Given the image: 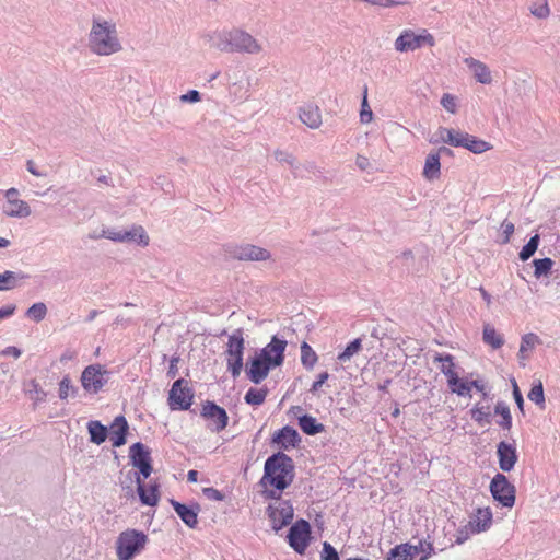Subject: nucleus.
I'll return each mask as SVG.
<instances>
[{
	"instance_id": "nucleus-60",
	"label": "nucleus",
	"mask_w": 560,
	"mask_h": 560,
	"mask_svg": "<svg viewBox=\"0 0 560 560\" xmlns=\"http://www.w3.org/2000/svg\"><path fill=\"white\" fill-rule=\"evenodd\" d=\"M202 492L209 500H213V501L224 500V494L221 491H219L212 487L205 488L202 490Z\"/></svg>"
},
{
	"instance_id": "nucleus-63",
	"label": "nucleus",
	"mask_w": 560,
	"mask_h": 560,
	"mask_svg": "<svg viewBox=\"0 0 560 560\" xmlns=\"http://www.w3.org/2000/svg\"><path fill=\"white\" fill-rule=\"evenodd\" d=\"M329 378L328 372H323L317 376V380L312 384L310 392L315 394L323 386V384Z\"/></svg>"
},
{
	"instance_id": "nucleus-50",
	"label": "nucleus",
	"mask_w": 560,
	"mask_h": 560,
	"mask_svg": "<svg viewBox=\"0 0 560 560\" xmlns=\"http://www.w3.org/2000/svg\"><path fill=\"white\" fill-rule=\"evenodd\" d=\"M514 231H515L514 223L509 220H504L500 226V237L501 238L499 242L501 244H508L510 242V238H511L512 234L514 233Z\"/></svg>"
},
{
	"instance_id": "nucleus-13",
	"label": "nucleus",
	"mask_w": 560,
	"mask_h": 560,
	"mask_svg": "<svg viewBox=\"0 0 560 560\" xmlns=\"http://www.w3.org/2000/svg\"><path fill=\"white\" fill-rule=\"evenodd\" d=\"M228 252L233 258L238 260L265 261L271 257L269 250L253 244L232 246Z\"/></svg>"
},
{
	"instance_id": "nucleus-9",
	"label": "nucleus",
	"mask_w": 560,
	"mask_h": 560,
	"mask_svg": "<svg viewBox=\"0 0 560 560\" xmlns=\"http://www.w3.org/2000/svg\"><path fill=\"white\" fill-rule=\"evenodd\" d=\"M230 52L256 55L262 50L261 45L246 31L233 27L230 35Z\"/></svg>"
},
{
	"instance_id": "nucleus-44",
	"label": "nucleus",
	"mask_w": 560,
	"mask_h": 560,
	"mask_svg": "<svg viewBox=\"0 0 560 560\" xmlns=\"http://www.w3.org/2000/svg\"><path fill=\"white\" fill-rule=\"evenodd\" d=\"M362 348V341L360 338L352 340L346 349L338 354V360L340 362L349 361L354 354H357Z\"/></svg>"
},
{
	"instance_id": "nucleus-41",
	"label": "nucleus",
	"mask_w": 560,
	"mask_h": 560,
	"mask_svg": "<svg viewBox=\"0 0 560 560\" xmlns=\"http://www.w3.org/2000/svg\"><path fill=\"white\" fill-rule=\"evenodd\" d=\"M539 241H540V237L538 234H535L534 236H532L529 238V241L527 242V244H525L523 246L522 250L520 252V259L523 261L528 260L537 250V248L539 246Z\"/></svg>"
},
{
	"instance_id": "nucleus-30",
	"label": "nucleus",
	"mask_w": 560,
	"mask_h": 560,
	"mask_svg": "<svg viewBox=\"0 0 560 560\" xmlns=\"http://www.w3.org/2000/svg\"><path fill=\"white\" fill-rule=\"evenodd\" d=\"M28 276L23 272H15L7 270L0 273V291L12 290L19 287L20 282L25 280Z\"/></svg>"
},
{
	"instance_id": "nucleus-59",
	"label": "nucleus",
	"mask_w": 560,
	"mask_h": 560,
	"mask_svg": "<svg viewBox=\"0 0 560 560\" xmlns=\"http://www.w3.org/2000/svg\"><path fill=\"white\" fill-rule=\"evenodd\" d=\"M445 131H450V128L440 127L436 132L429 139V142L432 144L438 143H446V133Z\"/></svg>"
},
{
	"instance_id": "nucleus-8",
	"label": "nucleus",
	"mask_w": 560,
	"mask_h": 560,
	"mask_svg": "<svg viewBox=\"0 0 560 560\" xmlns=\"http://www.w3.org/2000/svg\"><path fill=\"white\" fill-rule=\"evenodd\" d=\"M434 37L423 30L420 35L415 34L411 30H405L395 40V49L399 52L413 51L423 45L434 46Z\"/></svg>"
},
{
	"instance_id": "nucleus-38",
	"label": "nucleus",
	"mask_w": 560,
	"mask_h": 560,
	"mask_svg": "<svg viewBox=\"0 0 560 560\" xmlns=\"http://www.w3.org/2000/svg\"><path fill=\"white\" fill-rule=\"evenodd\" d=\"M463 148L471 151L472 153L479 154L490 150L491 147L488 142L468 133Z\"/></svg>"
},
{
	"instance_id": "nucleus-2",
	"label": "nucleus",
	"mask_w": 560,
	"mask_h": 560,
	"mask_svg": "<svg viewBox=\"0 0 560 560\" xmlns=\"http://www.w3.org/2000/svg\"><path fill=\"white\" fill-rule=\"evenodd\" d=\"M294 479V464L290 456L278 452L265 462L261 483L268 482L279 491L287 489Z\"/></svg>"
},
{
	"instance_id": "nucleus-15",
	"label": "nucleus",
	"mask_w": 560,
	"mask_h": 560,
	"mask_svg": "<svg viewBox=\"0 0 560 560\" xmlns=\"http://www.w3.org/2000/svg\"><path fill=\"white\" fill-rule=\"evenodd\" d=\"M275 366L264 360L258 353L248 362L246 374L250 382L260 384L269 374L270 370Z\"/></svg>"
},
{
	"instance_id": "nucleus-45",
	"label": "nucleus",
	"mask_w": 560,
	"mask_h": 560,
	"mask_svg": "<svg viewBox=\"0 0 560 560\" xmlns=\"http://www.w3.org/2000/svg\"><path fill=\"white\" fill-rule=\"evenodd\" d=\"M552 266H553V261L548 257L541 258V259H535L534 260V267H535L534 276L537 279H539L542 276H547L551 271Z\"/></svg>"
},
{
	"instance_id": "nucleus-48",
	"label": "nucleus",
	"mask_w": 560,
	"mask_h": 560,
	"mask_svg": "<svg viewBox=\"0 0 560 560\" xmlns=\"http://www.w3.org/2000/svg\"><path fill=\"white\" fill-rule=\"evenodd\" d=\"M528 399L533 401L534 404L544 407L545 405V395H544V386L540 381L535 383L533 387L530 388L528 395Z\"/></svg>"
},
{
	"instance_id": "nucleus-32",
	"label": "nucleus",
	"mask_w": 560,
	"mask_h": 560,
	"mask_svg": "<svg viewBox=\"0 0 560 560\" xmlns=\"http://www.w3.org/2000/svg\"><path fill=\"white\" fill-rule=\"evenodd\" d=\"M299 425L307 435H315L323 432L325 429L324 424L317 422V420L310 415L299 417Z\"/></svg>"
},
{
	"instance_id": "nucleus-47",
	"label": "nucleus",
	"mask_w": 560,
	"mask_h": 560,
	"mask_svg": "<svg viewBox=\"0 0 560 560\" xmlns=\"http://www.w3.org/2000/svg\"><path fill=\"white\" fill-rule=\"evenodd\" d=\"M47 314V306L43 302L34 303L26 311V316L35 322H40L45 318Z\"/></svg>"
},
{
	"instance_id": "nucleus-56",
	"label": "nucleus",
	"mask_w": 560,
	"mask_h": 560,
	"mask_svg": "<svg viewBox=\"0 0 560 560\" xmlns=\"http://www.w3.org/2000/svg\"><path fill=\"white\" fill-rule=\"evenodd\" d=\"M411 547H417L418 556L421 555L420 560H427L433 552V546L429 541H419L418 545H411Z\"/></svg>"
},
{
	"instance_id": "nucleus-7",
	"label": "nucleus",
	"mask_w": 560,
	"mask_h": 560,
	"mask_svg": "<svg viewBox=\"0 0 560 560\" xmlns=\"http://www.w3.org/2000/svg\"><path fill=\"white\" fill-rule=\"evenodd\" d=\"M200 416L208 422L207 429L211 432L219 433L228 427V412L214 401L206 400L202 404Z\"/></svg>"
},
{
	"instance_id": "nucleus-26",
	"label": "nucleus",
	"mask_w": 560,
	"mask_h": 560,
	"mask_svg": "<svg viewBox=\"0 0 560 560\" xmlns=\"http://www.w3.org/2000/svg\"><path fill=\"white\" fill-rule=\"evenodd\" d=\"M129 456L132 465L138 469L151 463L150 450L141 442H137L130 446Z\"/></svg>"
},
{
	"instance_id": "nucleus-43",
	"label": "nucleus",
	"mask_w": 560,
	"mask_h": 560,
	"mask_svg": "<svg viewBox=\"0 0 560 560\" xmlns=\"http://www.w3.org/2000/svg\"><path fill=\"white\" fill-rule=\"evenodd\" d=\"M446 133V144L452 147H460L463 148L468 136L467 132H463L456 129L450 128V131H445Z\"/></svg>"
},
{
	"instance_id": "nucleus-57",
	"label": "nucleus",
	"mask_w": 560,
	"mask_h": 560,
	"mask_svg": "<svg viewBox=\"0 0 560 560\" xmlns=\"http://www.w3.org/2000/svg\"><path fill=\"white\" fill-rule=\"evenodd\" d=\"M124 230L116 229H106L102 231L101 237L114 241V242H124Z\"/></svg>"
},
{
	"instance_id": "nucleus-37",
	"label": "nucleus",
	"mask_w": 560,
	"mask_h": 560,
	"mask_svg": "<svg viewBox=\"0 0 560 560\" xmlns=\"http://www.w3.org/2000/svg\"><path fill=\"white\" fill-rule=\"evenodd\" d=\"M267 394H268V390L266 388L250 387L246 392V394L244 396V400L248 405L259 406V405L264 404V401L266 400Z\"/></svg>"
},
{
	"instance_id": "nucleus-55",
	"label": "nucleus",
	"mask_w": 560,
	"mask_h": 560,
	"mask_svg": "<svg viewBox=\"0 0 560 560\" xmlns=\"http://www.w3.org/2000/svg\"><path fill=\"white\" fill-rule=\"evenodd\" d=\"M320 560H340L339 555L335 547H332L329 542L325 541L323 544V550L320 552Z\"/></svg>"
},
{
	"instance_id": "nucleus-42",
	"label": "nucleus",
	"mask_w": 560,
	"mask_h": 560,
	"mask_svg": "<svg viewBox=\"0 0 560 560\" xmlns=\"http://www.w3.org/2000/svg\"><path fill=\"white\" fill-rule=\"evenodd\" d=\"M446 133V144L452 147H460L463 148L468 136L467 132H463L456 129L450 128V131H445Z\"/></svg>"
},
{
	"instance_id": "nucleus-39",
	"label": "nucleus",
	"mask_w": 560,
	"mask_h": 560,
	"mask_svg": "<svg viewBox=\"0 0 560 560\" xmlns=\"http://www.w3.org/2000/svg\"><path fill=\"white\" fill-rule=\"evenodd\" d=\"M471 419L480 425L489 423L490 407L476 404L470 410Z\"/></svg>"
},
{
	"instance_id": "nucleus-1",
	"label": "nucleus",
	"mask_w": 560,
	"mask_h": 560,
	"mask_svg": "<svg viewBox=\"0 0 560 560\" xmlns=\"http://www.w3.org/2000/svg\"><path fill=\"white\" fill-rule=\"evenodd\" d=\"M88 47L97 56H110L122 49L116 25L107 20L94 18L88 35Z\"/></svg>"
},
{
	"instance_id": "nucleus-21",
	"label": "nucleus",
	"mask_w": 560,
	"mask_h": 560,
	"mask_svg": "<svg viewBox=\"0 0 560 560\" xmlns=\"http://www.w3.org/2000/svg\"><path fill=\"white\" fill-rule=\"evenodd\" d=\"M171 504L180 520L190 528H195L198 524L199 505L189 508L180 502L171 500Z\"/></svg>"
},
{
	"instance_id": "nucleus-35",
	"label": "nucleus",
	"mask_w": 560,
	"mask_h": 560,
	"mask_svg": "<svg viewBox=\"0 0 560 560\" xmlns=\"http://www.w3.org/2000/svg\"><path fill=\"white\" fill-rule=\"evenodd\" d=\"M494 413L501 417V419L497 422L501 429L510 430L512 428V416L510 407L504 401L497 402L494 407Z\"/></svg>"
},
{
	"instance_id": "nucleus-28",
	"label": "nucleus",
	"mask_w": 560,
	"mask_h": 560,
	"mask_svg": "<svg viewBox=\"0 0 560 560\" xmlns=\"http://www.w3.org/2000/svg\"><path fill=\"white\" fill-rule=\"evenodd\" d=\"M122 237V243H133L143 247L148 246L150 241L149 235L141 225H132L130 229L124 230Z\"/></svg>"
},
{
	"instance_id": "nucleus-17",
	"label": "nucleus",
	"mask_w": 560,
	"mask_h": 560,
	"mask_svg": "<svg viewBox=\"0 0 560 560\" xmlns=\"http://www.w3.org/2000/svg\"><path fill=\"white\" fill-rule=\"evenodd\" d=\"M231 30H213L205 33L202 39L210 48L230 52Z\"/></svg>"
},
{
	"instance_id": "nucleus-33",
	"label": "nucleus",
	"mask_w": 560,
	"mask_h": 560,
	"mask_svg": "<svg viewBox=\"0 0 560 560\" xmlns=\"http://www.w3.org/2000/svg\"><path fill=\"white\" fill-rule=\"evenodd\" d=\"M90 441L97 445L102 444L107 439V428L97 420H91L88 423Z\"/></svg>"
},
{
	"instance_id": "nucleus-54",
	"label": "nucleus",
	"mask_w": 560,
	"mask_h": 560,
	"mask_svg": "<svg viewBox=\"0 0 560 560\" xmlns=\"http://www.w3.org/2000/svg\"><path fill=\"white\" fill-rule=\"evenodd\" d=\"M456 384L448 385L452 393L458 396H469V381L462 380L457 376Z\"/></svg>"
},
{
	"instance_id": "nucleus-18",
	"label": "nucleus",
	"mask_w": 560,
	"mask_h": 560,
	"mask_svg": "<svg viewBox=\"0 0 560 560\" xmlns=\"http://www.w3.org/2000/svg\"><path fill=\"white\" fill-rule=\"evenodd\" d=\"M299 118L311 129H318L322 126V114L317 105L304 104L299 108Z\"/></svg>"
},
{
	"instance_id": "nucleus-10",
	"label": "nucleus",
	"mask_w": 560,
	"mask_h": 560,
	"mask_svg": "<svg viewBox=\"0 0 560 560\" xmlns=\"http://www.w3.org/2000/svg\"><path fill=\"white\" fill-rule=\"evenodd\" d=\"M194 393L187 387L184 378L176 380L168 394V405L172 410H188L192 404Z\"/></svg>"
},
{
	"instance_id": "nucleus-58",
	"label": "nucleus",
	"mask_w": 560,
	"mask_h": 560,
	"mask_svg": "<svg viewBox=\"0 0 560 560\" xmlns=\"http://www.w3.org/2000/svg\"><path fill=\"white\" fill-rule=\"evenodd\" d=\"M472 534H476V533L471 530L469 523L467 525H465L464 527H460L456 534V540H455L456 544H458V545L464 544Z\"/></svg>"
},
{
	"instance_id": "nucleus-23",
	"label": "nucleus",
	"mask_w": 560,
	"mask_h": 560,
	"mask_svg": "<svg viewBox=\"0 0 560 560\" xmlns=\"http://www.w3.org/2000/svg\"><path fill=\"white\" fill-rule=\"evenodd\" d=\"M492 524V512L490 509H478L469 521V526L475 533H482L490 528Z\"/></svg>"
},
{
	"instance_id": "nucleus-49",
	"label": "nucleus",
	"mask_w": 560,
	"mask_h": 560,
	"mask_svg": "<svg viewBox=\"0 0 560 560\" xmlns=\"http://www.w3.org/2000/svg\"><path fill=\"white\" fill-rule=\"evenodd\" d=\"M28 396L36 404L43 402L46 400V392L39 386L36 381H31V388L28 389Z\"/></svg>"
},
{
	"instance_id": "nucleus-31",
	"label": "nucleus",
	"mask_w": 560,
	"mask_h": 560,
	"mask_svg": "<svg viewBox=\"0 0 560 560\" xmlns=\"http://www.w3.org/2000/svg\"><path fill=\"white\" fill-rule=\"evenodd\" d=\"M417 556V547H411L409 544H404L393 548L387 560H413Z\"/></svg>"
},
{
	"instance_id": "nucleus-11",
	"label": "nucleus",
	"mask_w": 560,
	"mask_h": 560,
	"mask_svg": "<svg viewBox=\"0 0 560 560\" xmlns=\"http://www.w3.org/2000/svg\"><path fill=\"white\" fill-rule=\"evenodd\" d=\"M311 538V526L305 520L296 521L288 533L289 545L293 550L300 555H303L308 546Z\"/></svg>"
},
{
	"instance_id": "nucleus-62",
	"label": "nucleus",
	"mask_w": 560,
	"mask_h": 560,
	"mask_svg": "<svg viewBox=\"0 0 560 560\" xmlns=\"http://www.w3.org/2000/svg\"><path fill=\"white\" fill-rule=\"evenodd\" d=\"M183 103H196L201 100L200 93L197 90H190L186 94L180 95Z\"/></svg>"
},
{
	"instance_id": "nucleus-64",
	"label": "nucleus",
	"mask_w": 560,
	"mask_h": 560,
	"mask_svg": "<svg viewBox=\"0 0 560 560\" xmlns=\"http://www.w3.org/2000/svg\"><path fill=\"white\" fill-rule=\"evenodd\" d=\"M441 104L443 105V107L451 112V113H454L456 110V103H455V98L453 96H451L450 94H444L442 100H441Z\"/></svg>"
},
{
	"instance_id": "nucleus-34",
	"label": "nucleus",
	"mask_w": 560,
	"mask_h": 560,
	"mask_svg": "<svg viewBox=\"0 0 560 560\" xmlns=\"http://www.w3.org/2000/svg\"><path fill=\"white\" fill-rule=\"evenodd\" d=\"M482 339L483 342L491 346L493 349H499L503 346L504 339L501 334H499L493 326L490 324H486L482 330Z\"/></svg>"
},
{
	"instance_id": "nucleus-19",
	"label": "nucleus",
	"mask_w": 560,
	"mask_h": 560,
	"mask_svg": "<svg viewBox=\"0 0 560 560\" xmlns=\"http://www.w3.org/2000/svg\"><path fill=\"white\" fill-rule=\"evenodd\" d=\"M464 63L468 67V69L472 72L474 78L481 84H490L492 82V75L489 67L472 57H467L464 59Z\"/></svg>"
},
{
	"instance_id": "nucleus-52",
	"label": "nucleus",
	"mask_w": 560,
	"mask_h": 560,
	"mask_svg": "<svg viewBox=\"0 0 560 560\" xmlns=\"http://www.w3.org/2000/svg\"><path fill=\"white\" fill-rule=\"evenodd\" d=\"M530 13L538 19H546L550 14V9L547 0H542L540 3H534L530 7Z\"/></svg>"
},
{
	"instance_id": "nucleus-27",
	"label": "nucleus",
	"mask_w": 560,
	"mask_h": 560,
	"mask_svg": "<svg viewBox=\"0 0 560 560\" xmlns=\"http://www.w3.org/2000/svg\"><path fill=\"white\" fill-rule=\"evenodd\" d=\"M2 211L10 218H27L32 213L28 203L22 199L10 200V203H4Z\"/></svg>"
},
{
	"instance_id": "nucleus-46",
	"label": "nucleus",
	"mask_w": 560,
	"mask_h": 560,
	"mask_svg": "<svg viewBox=\"0 0 560 560\" xmlns=\"http://www.w3.org/2000/svg\"><path fill=\"white\" fill-rule=\"evenodd\" d=\"M541 343V339L534 332H527L522 336L520 349L521 352H529L536 346Z\"/></svg>"
},
{
	"instance_id": "nucleus-22",
	"label": "nucleus",
	"mask_w": 560,
	"mask_h": 560,
	"mask_svg": "<svg viewBox=\"0 0 560 560\" xmlns=\"http://www.w3.org/2000/svg\"><path fill=\"white\" fill-rule=\"evenodd\" d=\"M272 441L281 448L288 450L289 447H295L301 442V438L295 429L285 425L276 433Z\"/></svg>"
},
{
	"instance_id": "nucleus-61",
	"label": "nucleus",
	"mask_w": 560,
	"mask_h": 560,
	"mask_svg": "<svg viewBox=\"0 0 560 560\" xmlns=\"http://www.w3.org/2000/svg\"><path fill=\"white\" fill-rule=\"evenodd\" d=\"M512 385H513V397H514V400L518 407V409L524 412V398H523V395L517 386V383L516 381L514 380L512 382Z\"/></svg>"
},
{
	"instance_id": "nucleus-40",
	"label": "nucleus",
	"mask_w": 560,
	"mask_h": 560,
	"mask_svg": "<svg viewBox=\"0 0 560 560\" xmlns=\"http://www.w3.org/2000/svg\"><path fill=\"white\" fill-rule=\"evenodd\" d=\"M77 393L78 387L72 385L69 375H65L59 383V398L66 400L69 396H75Z\"/></svg>"
},
{
	"instance_id": "nucleus-24",
	"label": "nucleus",
	"mask_w": 560,
	"mask_h": 560,
	"mask_svg": "<svg viewBox=\"0 0 560 560\" xmlns=\"http://www.w3.org/2000/svg\"><path fill=\"white\" fill-rule=\"evenodd\" d=\"M128 431V423L125 417H116L112 427L109 439L114 447H120L126 443V435Z\"/></svg>"
},
{
	"instance_id": "nucleus-12",
	"label": "nucleus",
	"mask_w": 560,
	"mask_h": 560,
	"mask_svg": "<svg viewBox=\"0 0 560 560\" xmlns=\"http://www.w3.org/2000/svg\"><path fill=\"white\" fill-rule=\"evenodd\" d=\"M293 506L289 501H278L268 506V515L273 530L278 532L289 525L293 518Z\"/></svg>"
},
{
	"instance_id": "nucleus-25",
	"label": "nucleus",
	"mask_w": 560,
	"mask_h": 560,
	"mask_svg": "<svg viewBox=\"0 0 560 560\" xmlns=\"http://www.w3.org/2000/svg\"><path fill=\"white\" fill-rule=\"evenodd\" d=\"M434 362L441 363V372L447 377V385L456 384L457 373L455 371V363L453 355L448 353H438L434 357Z\"/></svg>"
},
{
	"instance_id": "nucleus-16",
	"label": "nucleus",
	"mask_w": 560,
	"mask_h": 560,
	"mask_svg": "<svg viewBox=\"0 0 560 560\" xmlns=\"http://www.w3.org/2000/svg\"><path fill=\"white\" fill-rule=\"evenodd\" d=\"M497 455L501 470L509 472L514 468L517 462V453L514 444L504 441L500 442L497 446Z\"/></svg>"
},
{
	"instance_id": "nucleus-5",
	"label": "nucleus",
	"mask_w": 560,
	"mask_h": 560,
	"mask_svg": "<svg viewBox=\"0 0 560 560\" xmlns=\"http://www.w3.org/2000/svg\"><path fill=\"white\" fill-rule=\"evenodd\" d=\"M109 372L101 364L86 366L81 374L83 389L91 394H97L108 382Z\"/></svg>"
},
{
	"instance_id": "nucleus-36",
	"label": "nucleus",
	"mask_w": 560,
	"mask_h": 560,
	"mask_svg": "<svg viewBox=\"0 0 560 560\" xmlns=\"http://www.w3.org/2000/svg\"><path fill=\"white\" fill-rule=\"evenodd\" d=\"M318 357L313 348L307 343L301 345V362L306 370H312L316 364Z\"/></svg>"
},
{
	"instance_id": "nucleus-14",
	"label": "nucleus",
	"mask_w": 560,
	"mask_h": 560,
	"mask_svg": "<svg viewBox=\"0 0 560 560\" xmlns=\"http://www.w3.org/2000/svg\"><path fill=\"white\" fill-rule=\"evenodd\" d=\"M287 340L272 336L269 343H267L259 352H257L264 360L272 364L275 368L280 366L284 361V351L287 349Z\"/></svg>"
},
{
	"instance_id": "nucleus-4",
	"label": "nucleus",
	"mask_w": 560,
	"mask_h": 560,
	"mask_svg": "<svg viewBox=\"0 0 560 560\" xmlns=\"http://www.w3.org/2000/svg\"><path fill=\"white\" fill-rule=\"evenodd\" d=\"M243 329L238 328L229 336L225 345L224 355L226 361V370L233 378H237L243 370V357L245 350V339Z\"/></svg>"
},
{
	"instance_id": "nucleus-6",
	"label": "nucleus",
	"mask_w": 560,
	"mask_h": 560,
	"mask_svg": "<svg viewBox=\"0 0 560 560\" xmlns=\"http://www.w3.org/2000/svg\"><path fill=\"white\" fill-rule=\"evenodd\" d=\"M490 492L495 501L504 508H512L515 503V487L508 477L498 472L490 482Z\"/></svg>"
},
{
	"instance_id": "nucleus-3",
	"label": "nucleus",
	"mask_w": 560,
	"mask_h": 560,
	"mask_svg": "<svg viewBox=\"0 0 560 560\" xmlns=\"http://www.w3.org/2000/svg\"><path fill=\"white\" fill-rule=\"evenodd\" d=\"M148 542V536L140 530L127 529L119 534L116 541L118 560H131L139 555Z\"/></svg>"
},
{
	"instance_id": "nucleus-53",
	"label": "nucleus",
	"mask_w": 560,
	"mask_h": 560,
	"mask_svg": "<svg viewBox=\"0 0 560 560\" xmlns=\"http://www.w3.org/2000/svg\"><path fill=\"white\" fill-rule=\"evenodd\" d=\"M366 93H368V88L365 86L364 95H363V100H362V104H361V112H360V120L362 124H368L373 118V113L368 103Z\"/></svg>"
},
{
	"instance_id": "nucleus-20",
	"label": "nucleus",
	"mask_w": 560,
	"mask_h": 560,
	"mask_svg": "<svg viewBox=\"0 0 560 560\" xmlns=\"http://www.w3.org/2000/svg\"><path fill=\"white\" fill-rule=\"evenodd\" d=\"M137 482V491L140 498V501L144 505L154 506L159 502V485L158 483H150L147 488L145 485L142 482L140 476H137L136 478Z\"/></svg>"
},
{
	"instance_id": "nucleus-29",
	"label": "nucleus",
	"mask_w": 560,
	"mask_h": 560,
	"mask_svg": "<svg viewBox=\"0 0 560 560\" xmlns=\"http://www.w3.org/2000/svg\"><path fill=\"white\" fill-rule=\"evenodd\" d=\"M422 175L427 180H434L440 177L441 163L439 154L431 152L427 155Z\"/></svg>"
},
{
	"instance_id": "nucleus-51",
	"label": "nucleus",
	"mask_w": 560,
	"mask_h": 560,
	"mask_svg": "<svg viewBox=\"0 0 560 560\" xmlns=\"http://www.w3.org/2000/svg\"><path fill=\"white\" fill-rule=\"evenodd\" d=\"M273 156L279 163H285L292 170L296 167V159L288 151L278 149L275 151Z\"/></svg>"
}]
</instances>
